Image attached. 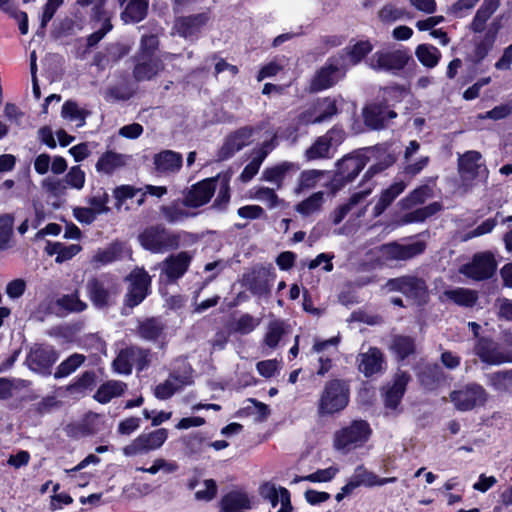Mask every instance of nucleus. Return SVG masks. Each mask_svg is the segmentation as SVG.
Returning <instances> with one entry per match:
<instances>
[{
  "mask_svg": "<svg viewBox=\"0 0 512 512\" xmlns=\"http://www.w3.org/2000/svg\"><path fill=\"white\" fill-rule=\"evenodd\" d=\"M350 397L349 384L342 379H332L325 383L317 402L319 416L333 415L344 410Z\"/></svg>",
  "mask_w": 512,
  "mask_h": 512,
  "instance_id": "f257e3e1",
  "label": "nucleus"
},
{
  "mask_svg": "<svg viewBox=\"0 0 512 512\" xmlns=\"http://www.w3.org/2000/svg\"><path fill=\"white\" fill-rule=\"evenodd\" d=\"M372 430L365 420H354L348 426L336 431L333 439L334 448L347 454L363 446L369 439Z\"/></svg>",
  "mask_w": 512,
  "mask_h": 512,
  "instance_id": "f03ea898",
  "label": "nucleus"
},
{
  "mask_svg": "<svg viewBox=\"0 0 512 512\" xmlns=\"http://www.w3.org/2000/svg\"><path fill=\"white\" fill-rule=\"evenodd\" d=\"M385 287L389 292L402 293L417 305H423L429 299V290L425 279L413 274L390 279Z\"/></svg>",
  "mask_w": 512,
  "mask_h": 512,
  "instance_id": "7ed1b4c3",
  "label": "nucleus"
},
{
  "mask_svg": "<svg viewBox=\"0 0 512 512\" xmlns=\"http://www.w3.org/2000/svg\"><path fill=\"white\" fill-rule=\"evenodd\" d=\"M141 245L153 253H163L179 247V236L161 226H152L139 235Z\"/></svg>",
  "mask_w": 512,
  "mask_h": 512,
  "instance_id": "20e7f679",
  "label": "nucleus"
},
{
  "mask_svg": "<svg viewBox=\"0 0 512 512\" xmlns=\"http://www.w3.org/2000/svg\"><path fill=\"white\" fill-rule=\"evenodd\" d=\"M410 60L412 56L406 49L379 50L369 58V66L375 71L397 74Z\"/></svg>",
  "mask_w": 512,
  "mask_h": 512,
  "instance_id": "39448f33",
  "label": "nucleus"
},
{
  "mask_svg": "<svg viewBox=\"0 0 512 512\" xmlns=\"http://www.w3.org/2000/svg\"><path fill=\"white\" fill-rule=\"evenodd\" d=\"M450 401L459 411L465 412L483 406L488 400V393L477 383H469L449 395Z\"/></svg>",
  "mask_w": 512,
  "mask_h": 512,
  "instance_id": "423d86ee",
  "label": "nucleus"
},
{
  "mask_svg": "<svg viewBox=\"0 0 512 512\" xmlns=\"http://www.w3.org/2000/svg\"><path fill=\"white\" fill-rule=\"evenodd\" d=\"M167 438L168 431L165 428H159L149 433H142L128 445L124 446L122 452L127 457L147 454L150 451L161 448Z\"/></svg>",
  "mask_w": 512,
  "mask_h": 512,
  "instance_id": "0eeeda50",
  "label": "nucleus"
},
{
  "mask_svg": "<svg viewBox=\"0 0 512 512\" xmlns=\"http://www.w3.org/2000/svg\"><path fill=\"white\" fill-rule=\"evenodd\" d=\"M58 358L59 354L53 346L35 344L30 348L25 363L31 371L47 376L51 374V368Z\"/></svg>",
  "mask_w": 512,
  "mask_h": 512,
  "instance_id": "6e6552de",
  "label": "nucleus"
},
{
  "mask_svg": "<svg viewBox=\"0 0 512 512\" xmlns=\"http://www.w3.org/2000/svg\"><path fill=\"white\" fill-rule=\"evenodd\" d=\"M210 20L211 14L209 11L179 16L175 18L172 30L180 37L194 41L198 39L203 28Z\"/></svg>",
  "mask_w": 512,
  "mask_h": 512,
  "instance_id": "1a4fd4ad",
  "label": "nucleus"
},
{
  "mask_svg": "<svg viewBox=\"0 0 512 512\" xmlns=\"http://www.w3.org/2000/svg\"><path fill=\"white\" fill-rule=\"evenodd\" d=\"M496 261L490 252H481L473 256L471 262L462 265L460 273L476 281L491 278L496 271Z\"/></svg>",
  "mask_w": 512,
  "mask_h": 512,
  "instance_id": "9d476101",
  "label": "nucleus"
},
{
  "mask_svg": "<svg viewBox=\"0 0 512 512\" xmlns=\"http://www.w3.org/2000/svg\"><path fill=\"white\" fill-rule=\"evenodd\" d=\"M426 247V242L421 240L408 244L394 241L380 246L379 252L385 261H407L423 254Z\"/></svg>",
  "mask_w": 512,
  "mask_h": 512,
  "instance_id": "9b49d317",
  "label": "nucleus"
},
{
  "mask_svg": "<svg viewBox=\"0 0 512 512\" xmlns=\"http://www.w3.org/2000/svg\"><path fill=\"white\" fill-rule=\"evenodd\" d=\"M458 173L462 182L470 185L479 176H486L488 171L478 151L470 150L458 157Z\"/></svg>",
  "mask_w": 512,
  "mask_h": 512,
  "instance_id": "f8f14e48",
  "label": "nucleus"
},
{
  "mask_svg": "<svg viewBox=\"0 0 512 512\" xmlns=\"http://www.w3.org/2000/svg\"><path fill=\"white\" fill-rule=\"evenodd\" d=\"M367 164V158L363 155H348L337 162V171L333 178V184L342 187L352 182Z\"/></svg>",
  "mask_w": 512,
  "mask_h": 512,
  "instance_id": "ddd939ff",
  "label": "nucleus"
},
{
  "mask_svg": "<svg viewBox=\"0 0 512 512\" xmlns=\"http://www.w3.org/2000/svg\"><path fill=\"white\" fill-rule=\"evenodd\" d=\"M220 175L204 179L194 185L186 192L183 204L187 207L198 208L210 201L214 195Z\"/></svg>",
  "mask_w": 512,
  "mask_h": 512,
  "instance_id": "4468645a",
  "label": "nucleus"
},
{
  "mask_svg": "<svg viewBox=\"0 0 512 512\" xmlns=\"http://www.w3.org/2000/svg\"><path fill=\"white\" fill-rule=\"evenodd\" d=\"M130 286L125 296V303L133 308L139 305L147 296L151 278L144 269H135L128 276Z\"/></svg>",
  "mask_w": 512,
  "mask_h": 512,
  "instance_id": "2eb2a0df",
  "label": "nucleus"
},
{
  "mask_svg": "<svg viewBox=\"0 0 512 512\" xmlns=\"http://www.w3.org/2000/svg\"><path fill=\"white\" fill-rule=\"evenodd\" d=\"M357 366L365 377L382 374L386 369L385 356L379 348L369 347L367 351L358 354Z\"/></svg>",
  "mask_w": 512,
  "mask_h": 512,
  "instance_id": "dca6fc26",
  "label": "nucleus"
},
{
  "mask_svg": "<svg viewBox=\"0 0 512 512\" xmlns=\"http://www.w3.org/2000/svg\"><path fill=\"white\" fill-rule=\"evenodd\" d=\"M343 72L335 58H329L315 74L311 82L313 91H322L335 85L342 77Z\"/></svg>",
  "mask_w": 512,
  "mask_h": 512,
  "instance_id": "f3484780",
  "label": "nucleus"
},
{
  "mask_svg": "<svg viewBox=\"0 0 512 512\" xmlns=\"http://www.w3.org/2000/svg\"><path fill=\"white\" fill-rule=\"evenodd\" d=\"M300 171V166L296 162L282 161L263 170L261 179L275 185L276 189H281L284 181L292 178Z\"/></svg>",
  "mask_w": 512,
  "mask_h": 512,
  "instance_id": "a211bd4d",
  "label": "nucleus"
},
{
  "mask_svg": "<svg viewBox=\"0 0 512 512\" xmlns=\"http://www.w3.org/2000/svg\"><path fill=\"white\" fill-rule=\"evenodd\" d=\"M254 129L244 126L231 133L218 152L219 160H226L250 143Z\"/></svg>",
  "mask_w": 512,
  "mask_h": 512,
  "instance_id": "6ab92c4d",
  "label": "nucleus"
},
{
  "mask_svg": "<svg viewBox=\"0 0 512 512\" xmlns=\"http://www.w3.org/2000/svg\"><path fill=\"white\" fill-rule=\"evenodd\" d=\"M259 494L273 508L280 504L281 507L277 512H293L294 510L291 504L290 492L284 487H276L275 484L266 482L259 487Z\"/></svg>",
  "mask_w": 512,
  "mask_h": 512,
  "instance_id": "aec40b11",
  "label": "nucleus"
},
{
  "mask_svg": "<svg viewBox=\"0 0 512 512\" xmlns=\"http://www.w3.org/2000/svg\"><path fill=\"white\" fill-rule=\"evenodd\" d=\"M397 113L383 104H372L363 110L364 123L373 130H381L388 126Z\"/></svg>",
  "mask_w": 512,
  "mask_h": 512,
  "instance_id": "412c9836",
  "label": "nucleus"
},
{
  "mask_svg": "<svg viewBox=\"0 0 512 512\" xmlns=\"http://www.w3.org/2000/svg\"><path fill=\"white\" fill-rule=\"evenodd\" d=\"M275 279V273L265 267L255 268L247 277L249 291L256 296H268L271 290V282Z\"/></svg>",
  "mask_w": 512,
  "mask_h": 512,
  "instance_id": "4be33fe9",
  "label": "nucleus"
},
{
  "mask_svg": "<svg viewBox=\"0 0 512 512\" xmlns=\"http://www.w3.org/2000/svg\"><path fill=\"white\" fill-rule=\"evenodd\" d=\"M133 76L137 81L151 80L164 70L162 59L154 56H134Z\"/></svg>",
  "mask_w": 512,
  "mask_h": 512,
  "instance_id": "5701e85b",
  "label": "nucleus"
},
{
  "mask_svg": "<svg viewBox=\"0 0 512 512\" xmlns=\"http://www.w3.org/2000/svg\"><path fill=\"white\" fill-rule=\"evenodd\" d=\"M131 159V155L108 150L99 157L95 168L99 173L112 175L116 171L126 167Z\"/></svg>",
  "mask_w": 512,
  "mask_h": 512,
  "instance_id": "b1692460",
  "label": "nucleus"
},
{
  "mask_svg": "<svg viewBox=\"0 0 512 512\" xmlns=\"http://www.w3.org/2000/svg\"><path fill=\"white\" fill-rule=\"evenodd\" d=\"M477 355L482 362L489 365H500L512 362V352L503 351L488 340H481L477 346Z\"/></svg>",
  "mask_w": 512,
  "mask_h": 512,
  "instance_id": "393cba45",
  "label": "nucleus"
},
{
  "mask_svg": "<svg viewBox=\"0 0 512 512\" xmlns=\"http://www.w3.org/2000/svg\"><path fill=\"white\" fill-rule=\"evenodd\" d=\"M192 258L193 256L187 251L171 255L162 263V271L170 281L177 280L185 274Z\"/></svg>",
  "mask_w": 512,
  "mask_h": 512,
  "instance_id": "a878e982",
  "label": "nucleus"
},
{
  "mask_svg": "<svg viewBox=\"0 0 512 512\" xmlns=\"http://www.w3.org/2000/svg\"><path fill=\"white\" fill-rule=\"evenodd\" d=\"M166 330V324L159 317H149L138 321L136 335L149 342L160 340Z\"/></svg>",
  "mask_w": 512,
  "mask_h": 512,
  "instance_id": "bb28decb",
  "label": "nucleus"
},
{
  "mask_svg": "<svg viewBox=\"0 0 512 512\" xmlns=\"http://www.w3.org/2000/svg\"><path fill=\"white\" fill-rule=\"evenodd\" d=\"M500 3V0H484L469 24V29L474 33H486L490 25L488 21L500 7Z\"/></svg>",
  "mask_w": 512,
  "mask_h": 512,
  "instance_id": "cd10ccee",
  "label": "nucleus"
},
{
  "mask_svg": "<svg viewBox=\"0 0 512 512\" xmlns=\"http://www.w3.org/2000/svg\"><path fill=\"white\" fill-rule=\"evenodd\" d=\"M411 377L407 372L399 371L395 374L392 385L388 387L385 393V406L390 409H396L399 405L406 386L409 383Z\"/></svg>",
  "mask_w": 512,
  "mask_h": 512,
  "instance_id": "c85d7f7f",
  "label": "nucleus"
},
{
  "mask_svg": "<svg viewBox=\"0 0 512 512\" xmlns=\"http://www.w3.org/2000/svg\"><path fill=\"white\" fill-rule=\"evenodd\" d=\"M404 181L395 182L383 190L375 203L372 214L374 218L379 217L393 203V201L404 192L406 188Z\"/></svg>",
  "mask_w": 512,
  "mask_h": 512,
  "instance_id": "c756f323",
  "label": "nucleus"
},
{
  "mask_svg": "<svg viewBox=\"0 0 512 512\" xmlns=\"http://www.w3.org/2000/svg\"><path fill=\"white\" fill-rule=\"evenodd\" d=\"M404 181L395 182L383 190L375 203L372 214L374 218L379 217L393 203V201L404 192L406 188Z\"/></svg>",
  "mask_w": 512,
  "mask_h": 512,
  "instance_id": "7c9ffc66",
  "label": "nucleus"
},
{
  "mask_svg": "<svg viewBox=\"0 0 512 512\" xmlns=\"http://www.w3.org/2000/svg\"><path fill=\"white\" fill-rule=\"evenodd\" d=\"M501 29V20L499 18L494 19L487 29L482 39L477 42L474 50V58L476 62L483 60L489 51L492 49L496 40L497 34Z\"/></svg>",
  "mask_w": 512,
  "mask_h": 512,
  "instance_id": "2f4dec72",
  "label": "nucleus"
},
{
  "mask_svg": "<svg viewBox=\"0 0 512 512\" xmlns=\"http://www.w3.org/2000/svg\"><path fill=\"white\" fill-rule=\"evenodd\" d=\"M86 290L89 299L96 308L101 309L109 305L110 292L105 287L104 282L99 278L92 277L88 279L86 283Z\"/></svg>",
  "mask_w": 512,
  "mask_h": 512,
  "instance_id": "473e14b6",
  "label": "nucleus"
},
{
  "mask_svg": "<svg viewBox=\"0 0 512 512\" xmlns=\"http://www.w3.org/2000/svg\"><path fill=\"white\" fill-rule=\"evenodd\" d=\"M374 185L371 184L368 187L362 189L361 191L355 192L348 199L347 203L339 206L332 213V221L335 225L341 223V221L346 217V215L358 204L362 203L373 191Z\"/></svg>",
  "mask_w": 512,
  "mask_h": 512,
  "instance_id": "72a5a7b5",
  "label": "nucleus"
},
{
  "mask_svg": "<svg viewBox=\"0 0 512 512\" xmlns=\"http://www.w3.org/2000/svg\"><path fill=\"white\" fill-rule=\"evenodd\" d=\"M420 149V144L416 140L409 142L404 152V159L407 162L404 167V172L410 176L419 174L430 162L429 156H422L415 162H410L412 156H414Z\"/></svg>",
  "mask_w": 512,
  "mask_h": 512,
  "instance_id": "f704fd0d",
  "label": "nucleus"
},
{
  "mask_svg": "<svg viewBox=\"0 0 512 512\" xmlns=\"http://www.w3.org/2000/svg\"><path fill=\"white\" fill-rule=\"evenodd\" d=\"M126 389V383L119 380H108L100 385L94 394V399L101 404H106L113 398L123 395Z\"/></svg>",
  "mask_w": 512,
  "mask_h": 512,
  "instance_id": "c9c22d12",
  "label": "nucleus"
},
{
  "mask_svg": "<svg viewBox=\"0 0 512 512\" xmlns=\"http://www.w3.org/2000/svg\"><path fill=\"white\" fill-rule=\"evenodd\" d=\"M154 165L162 173L176 172L182 166V155L171 150L162 151L155 155Z\"/></svg>",
  "mask_w": 512,
  "mask_h": 512,
  "instance_id": "e433bc0d",
  "label": "nucleus"
},
{
  "mask_svg": "<svg viewBox=\"0 0 512 512\" xmlns=\"http://www.w3.org/2000/svg\"><path fill=\"white\" fill-rule=\"evenodd\" d=\"M443 209V205L441 202H433L429 205L421 208H417L413 211L405 213L399 220L401 225L411 224V223H420L424 222L426 219L436 215Z\"/></svg>",
  "mask_w": 512,
  "mask_h": 512,
  "instance_id": "4c0bfd02",
  "label": "nucleus"
},
{
  "mask_svg": "<svg viewBox=\"0 0 512 512\" xmlns=\"http://www.w3.org/2000/svg\"><path fill=\"white\" fill-rule=\"evenodd\" d=\"M189 384L187 377L170 375L163 383L158 384L154 389V395L160 400H166Z\"/></svg>",
  "mask_w": 512,
  "mask_h": 512,
  "instance_id": "58836bf2",
  "label": "nucleus"
},
{
  "mask_svg": "<svg viewBox=\"0 0 512 512\" xmlns=\"http://www.w3.org/2000/svg\"><path fill=\"white\" fill-rule=\"evenodd\" d=\"M372 152L379 161L372 165L365 173L364 178L368 179L373 177L375 174L382 172L387 169L396 161V157L394 154L388 151V147L386 145H378L372 149Z\"/></svg>",
  "mask_w": 512,
  "mask_h": 512,
  "instance_id": "ea45409f",
  "label": "nucleus"
},
{
  "mask_svg": "<svg viewBox=\"0 0 512 512\" xmlns=\"http://www.w3.org/2000/svg\"><path fill=\"white\" fill-rule=\"evenodd\" d=\"M148 0H130L121 13V20L125 23H138L148 14Z\"/></svg>",
  "mask_w": 512,
  "mask_h": 512,
  "instance_id": "a19ab883",
  "label": "nucleus"
},
{
  "mask_svg": "<svg viewBox=\"0 0 512 512\" xmlns=\"http://www.w3.org/2000/svg\"><path fill=\"white\" fill-rule=\"evenodd\" d=\"M250 508L251 501L244 492L231 491L221 499V509L224 512H235Z\"/></svg>",
  "mask_w": 512,
  "mask_h": 512,
  "instance_id": "79ce46f5",
  "label": "nucleus"
},
{
  "mask_svg": "<svg viewBox=\"0 0 512 512\" xmlns=\"http://www.w3.org/2000/svg\"><path fill=\"white\" fill-rule=\"evenodd\" d=\"M82 250V247L79 244H70L65 245L60 242L49 243L46 246V252L49 255H56L55 261L57 263H63L72 259L75 255H77Z\"/></svg>",
  "mask_w": 512,
  "mask_h": 512,
  "instance_id": "37998d69",
  "label": "nucleus"
},
{
  "mask_svg": "<svg viewBox=\"0 0 512 512\" xmlns=\"http://www.w3.org/2000/svg\"><path fill=\"white\" fill-rule=\"evenodd\" d=\"M31 382L19 378H0V400H7L14 397L20 391L28 388Z\"/></svg>",
  "mask_w": 512,
  "mask_h": 512,
  "instance_id": "c03bdc74",
  "label": "nucleus"
},
{
  "mask_svg": "<svg viewBox=\"0 0 512 512\" xmlns=\"http://www.w3.org/2000/svg\"><path fill=\"white\" fill-rule=\"evenodd\" d=\"M377 17L383 24H391L409 17V12L404 7L389 2L378 10Z\"/></svg>",
  "mask_w": 512,
  "mask_h": 512,
  "instance_id": "a18cd8bd",
  "label": "nucleus"
},
{
  "mask_svg": "<svg viewBox=\"0 0 512 512\" xmlns=\"http://www.w3.org/2000/svg\"><path fill=\"white\" fill-rule=\"evenodd\" d=\"M390 350L397 358L403 360L415 352V342L410 336L395 335L392 337Z\"/></svg>",
  "mask_w": 512,
  "mask_h": 512,
  "instance_id": "49530a36",
  "label": "nucleus"
},
{
  "mask_svg": "<svg viewBox=\"0 0 512 512\" xmlns=\"http://www.w3.org/2000/svg\"><path fill=\"white\" fill-rule=\"evenodd\" d=\"M444 295L455 304L464 307H472L478 300L476 291L467 288H455L447 290Z\"/></svg>",
  "mask_w": 512,
  "mask_h": 512,
  "instance_id": "de8ad7c7",
  "label": "nucleus"
},
{
  "mask_svg": "<svg viewBox=\"0 0 512 512\" xmlns=\"http://www.w3.org/2000/svg\"><path fill=\"white\" fill-rule=\"evenodd\" d=\"M415 55L419 62L427 68H434L441 59V52L433 45L420 44L416 47Z\"/></svg>",
  "mask_w": 512,
  "mask_h": 512,
  "instance_id": "09e8293b",
  "label": "nucleus"
},
{
  "mask_svg": "<svg viewBox=\"0 0 512 512\" xmlns=\"http://www.w3.org/2000/svg\"><path fill=\"white\" fill-rule=\"evenodd\" d=\"M311 106L318 123L329 120L338 112L336 101L330 98L318 99Z\"/></svg>",
  "mask_w": 512,
  "mask_h": 512,
  "instance_id": "8fccbe9b",
  "label": "nucleus"
},
{
  "mask_svg": "<svg viewBox=\"0 0 512 512\" xmlns=\"http://www.w3.org/2000/svg\"><path fill=\"white\" fill-rule=\"evenodd\" d=\"M285 334V322L278 319L273 320L269 322L267 326V331L264 335L263 343L270 349H275Z\"/></svg>",
  "mask_w": 512,
  "mask_h": 512,
  "instance_id": "3c124183",
  "label": "nucleus"
},
{
  "mask_svg": "<svg viewBox=\"0 0 512 512\" xmlns=\"http://www.w3.org/2000/svg\"><path fill=\"white\" fill-rule=\"evenodd\" d=\"M488 384L498 392H512V369L487 375Z\"/></svg>",
  "mask_w": 512,
  "mask_h": 512,
  "instance_id": "603ef678",
  "label": "nucleus"
},
{
  "mask_svg": "<svg viewBox=\"0 0 512 512\" xmlns=\"http://www.w3.org/2000/svg\"><path fill=\"white\" fill-rule=\"evenodd\" d=\"M324 203V192L318 191L310 195L305 200L301 201L295 206V210L302 216H310L315 212L320 211Z\"/></svg>",
  "mask_w": 512,
  "mask_h": 512,
  "instance_id": "864d4df0",
  "label": "nucleus"
},
{
  "mask_svg": "<svg viewBox=\"0 0 512 512\" xmlns=\"http://www.w3.org/2000/svg\"><path fill=\"white\" fill-rule=\"evenodd\" d=\"M323 175V171L316 169L302 171L298 177L294 193L300 195L305 190L314 188Z\"/></svg>",
  "mask_w": 512,
  "mask_h": 512,
  "instance_id": "5fc2aeb1",
  "label": "nucleus"
},
{
  "mask_svg": "<svg viewBox=\"0 0 512 512\" xmlns=\"http://www.w3.org/2000/svg\"><path fill=\"white\" fill-rule=\"evenodd\" d=\"M58 307L70 313H80L87 309L88 305L79 297V291L76 290L72 294H66L57 299Z\"/></svg>",
  "mask_w": 512,
  "mask_h": 512,
  "instance_id": "6e6d98bb",
  "label": "nucleus"
},
{
  "mask_svg": "<svg viewBox=\"0 0 512 512\" xmlns=\"http://www.w3.org/2000/svg\"><path fill=\"white\" fill-rule=\"evenodd\" d=\"M86 360L83 354L74 353L62 361L54 373L56 379L67 377L77 370Z\"/></svg>",
  "mask_w": 512,
  "mask_h": 512,
  "instance_id": "4d7b16f0",
  "label": "nucleus"
},
{
  "mask_svg": "<svg viewBox=\"0 0 512 512\" xmlns=\"http://www.w3.org/2000/svg\"><path fill=\"white\" fill-rule=\"evenodd\" d=\"M432 195V190L429 186L423 185L412 192H410L405 198L400 201V205L403 209H411L416 205L423 204Z\"/></svg>",
  "mask_w": 512,
  "mask_h": 512,
  "instance_id": "13d9d810",
  "label": "nucleus"
},
{
  "mask_svg": "<svg viewBox=\"0 0 512 512\" xmlns=\"http://www.w3.org/2000/svg\"><path fill=\"white\" fill-rule=\"evenodd\" d=\"M133 365L134 360L131 355L130 346L121 349L112 362L114 372L123 375H130L132 373Z\"/></svg>",
  "mask_w": 512,
  "mask_h": 512,
  "instance_id": "bf43d9fd",
  "label": "nucleus"
},
{
  "mask_svg": "<svg viewBox=\"0 0 512 512\" xmlns=\"http://www.w3.org/2000/svg\"><path fill=\"white\" fill-rule=\"evenodd\" d=\"M61 115L69 121L76 122L77 127H81L85 124L88 112L81 109L76 102L69 100L63 104Z\"/></svg>",
  "mask_w": 512,
  "mask_h": 512,
  "instance_id": "052dcab7",
  "label": "nucleus"
},
{
  "mask_svg": "<svg viewBox=\"0 0 512 512\" xmlns=\"http://www.w3.org/2000/svg\"><path fill=\"white\" fill-rule=\"evenodd\" d=\"M266 146L267 143H265L263 147L256 152V155L245 166L242 173L240 174L241 181L248 182L258 173L260 166L268 155V151L265 150Z\"/></svg>",
  "mask_w": 512,
  "mask_h": 512,
  "instance_id": "680f3d73",
  "label": "nucleus"
},
{
  "mask_svg": "<svg viewBox=\"0 0 512 512\" xmlns=\"http://www.w3.org/2000/svg\"><path fill=\"white\" fill-rule=\"evenodd\" d=\"M15 218L13 214L7 213L0 215V251L9 247L13 235V226Z\"/></svg>",
  "mask_w": 512,
  "mask_h": 512,
  "instance_id": "e2e57ef3",
  "label": "nucleus"
},
{
  "mask_svg": "<svg viewBox=\"0 0 512 512\" xmlns=\"http://www.w3.org/2000/svg\"><path fill=\"white\" fill-rule=\"evenodd\" d=\"M330 145L323 136L318 137L315 142L305 151L307 160H317L329 157Z\"/></svg>",
  "mask_w": 512,
  "mask_h": 512,
  "instance_id": "0e129e2a",
  "label": "nucleus"
},
{
  "mask_svg": "<svg viewBox=\"0 0 512 512\" xmlns=\"http://www.w3.org/2000/svg\"><path fill=\"white\" fill-rule=\"evenodd\" d=\"M43 191L53 197H62L66 195L67 188L63 178L46 177L41 181Z\"/></svg>",
  "mask_w": 512,
  "mask_h": 512,
  "instance_id": "69168bd1",
  "label": "nucleus"
},
{
  "mask_svg": "<svg viewBox=\"0 0 512 512\" xmlns=\"http://www.w3.org/2000/svg\"><path fill=\"white\" fill-rule=\"evenodd\" d=\"M253 198L264 203L270 209L276 208L281 203L275 189L264 186L254 188Z\"/></svg>",
  "mask_w": 512,
  "mask_h": 512,
  "instance_id": "338daca9",
  "label": "nucleus"
},
{
  "mask_svg": "<svg viewBox=\"0 0 512 512\" xmlns=\"http://www.w3.org/2000/svg\"><path fill=\"white\" fill-rule=\"evenodd\" d=\"M373 49L372 44L368 41H359L352 45L351 47H347L345 49L347 56L349 57L350 62L353 65L358 64L366 55H368Z\"/></svg>",
  "mask_w": 512,
  "mask_h": 512,
  "instance_id": "774afa93",
  "label": "nucleus"
}]
</instances>
